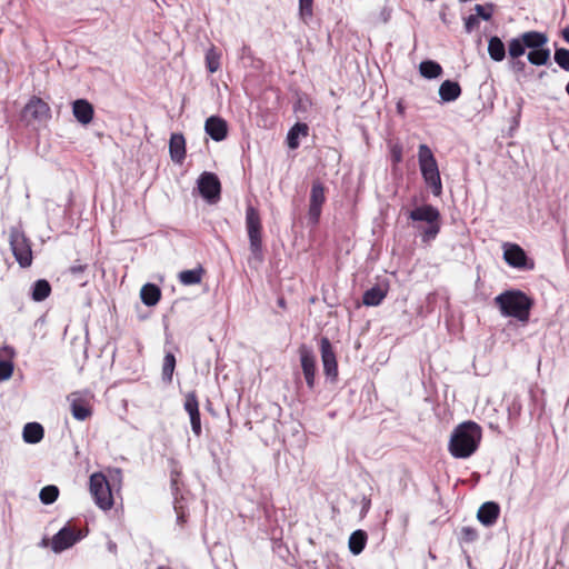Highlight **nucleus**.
Listing matches in <instances>:
<instances>
[{"mask_svg": "<svg viewBox=\"0 0 569 569\" xmlns=\"http://www.w3.org/2000/svg\"><path fill=\"white\" fill-rule=\"evenodd\" d=\"M71 407V413L74 419L83 421L88 419L92 411L88 402L82 399L79 395L72 393L68 398Z\"/></svg>", "mask_w": 569, "mask_h": 569, "instance_id": "obj_16", "label": "nucleus"}, {"mask_svg": "<svg viewBox=\"0 0 569 569\" xmlns=\"http://www.w3.org/2000/svg\"><path fill=\"white\" fill-rule=\"evenodd\" d=\"M410 218L416 221H426L429 224L439 221L440 213L435 207L426 204L412 210Z\"/></svg>", "mask_w": 569, "mask_h": 569, "instance_id": "obj_19", "label": "nucleus"}, {"mask_svg": "<svg viewBox=\"0 0 569 569\" xmlns=\"http://www.w3.org/2000/svg\"><path fill=\"white\" fill-rule=\"evenodd\" d=\"M388 292L387 286L378 284L372 287L371 289L367 290L363 293V305L369 307L378 306L382 302V300L386 298Z\"/></svg>", "mask_w": 569, "mask_h": 569, "instance_id": "obj_20", "label": "nucleus"}, {"mask_svg": "<svg viewBox=\"0 0 569 569\" xmlns=\"http://www.w3.org/2000/svg\"><path fill=\"white\" fill-rule=\"evenodd\" d=\"M475 10L477 12V16L478 18H481L483 20H489L492 16V6L489 4L487 7H483L481 4H477L475 7Z\"/></svg>", "mask_w": 569, "mask_h": 569, "instance_id": "obj_39", "label": "nucleus"}, {"mask_svg": "<svg viewBox=\"0 0 569 569\" xmlns=\"http://www.w3.org/2000/svg\"><path fill=\"white\" fill-rule=\"evenodd\" d=\"M382 16H383V22H387L389 20V17H390V10L383 9Z\"/></svg>", "mask_w": 569, "mask_h": 569, "instance_id": "obj_44", "label": "nucleus"}, {"mask_svg": "<svg viewBox=\"0 0 569 569\" xmlns=\"http://www.w3.org/2000/svg\"><path fill=\"white\" fill-rule=\"evenodd\" d=\"M499 516V507L495 502H485L478 510L479 521L486 526L492 525Z\"/></svg>", "mask_w": 569, "mask_h": 569, "instance_id": "obj_21", "label": "nucleus"}, {"mask_svg": "<svg viewBox=\"0 0 569 569\" xmlns=\"http://www.w3.org/2000/svg\"><path fill=\"white\" fill-rule=\"evenodd\" d=\"M198 190L208 202H217L220 198L221 190L218 177L211 172L201 173L198 178Z\"/></svg>", "mask_w": 569, "mask_h": 569, "instance_id": "obj_8", "label": "nucleus"}, {"mask_svg": "<svg viewBox=\"0 0 569 569\" xmlns=\"http://www.w3.org/2000/svg\"><path fill=\"white\" fill-rule=\"evenodd\" d=\"M51 117L50 107L40 98L33 97L23 109V118L28 121H47Z\"/></svg>", "mask_w": 569, "mask_h": 569, "instance_id": "obj_10", "label": "nucleus"}, {"mask_svg": "<svg viewBox=\"0 0 569 569\" xmlns=\"http://www.w3.org/2000/svg\"><path fill=\"white\" fill-rule=\"evenodd\" d=\"M74 118L82 124H88L93 118L92 106L83 99L76 100L72 106Z\"/></svg>", "mask_w": 569, "mask_h": 569, "instance_id": "obj_18", "label": "nucleus"}, {"mask_svg": "<svg viewBox=\"0 0 569 569\" xmlns=\"http://www.w3.org/2000/svg\"><path fill=\"white\" fill-rule=\"evenodd\" d=\"M503 317H512L526 323L529 320L532 300L520 290H507L495 298Z\"/></svg>", "mask_w": 569, "mask_h": 569, "instance_id": "obj_3", "label": "nucleus"}, {"mask_svg": "<svg viewBox=\"0 0 569 569\" xmlns=\"http://www.w3.org/2000/svg\"><path fill=\"white\" fill-rule=\"evenodd\" d=\"M10 246L18 263L22 267H29L32 262V252L24 234L18 229L10 231Z\"/></svg>", "mask_w": 569, "mask_h": 569, "instance_id": "obj_7", "label": "nucleus"}, {"mask_svg": "<svg viewBox=\"0 0 569 569\" xmlns=\"http://www.w3.org/2000/svg\"><path fill=\"white\" fill-rule=\"evenodd\" d=\"M300 16L303 20L312 16V0H299Z\"/></svg>", "mask_w": 569, "mask_h": 569, "instance_id": "obj_37", "label": "nucleus"}, {"mask_svg": "<svg viewBox=\"0 0 569 569\" xmlns=\"http://www.w3.org/2000/svg\"><path fill=\"white\" fill-rule=\"evenodd\" d=\"M555 61L565 70L569 71V50L557 49L555 52Z\"/></svg>", "mask_w": 569, "mask_h": 569, "instance_id": "obj_35", "label": "nucleus"}, {"mask_svg": "<svg viewBox=\"0 0 569 569\" xmlns=\"http://www.w3.org/2000/svg\"><path fill=\"white\" fill-rule=\"evenodd\" d=\"M170 158L181 164L186 158V139L182 133H172L169 141Z\"/></svg>", "mask_w": 569, "mask_h": 569, "instance_id": "obj_15", "label": "nucleus"}, {"mask_svg": "<svg viewBox=\"0 0 569 569\" xmlns=\"http://www.w3.org/2000/svg\"><path fill=\"white\" fill-rule=\"evenodd\" d=\"M300 362L306 382L310 389L315 387L317 359L312 351L302 346L299 350Z\"/></svg>", "mask_w": 569, "mask_h": 569, "instance_id": "obj_12", "label": "nucleus"}, {"mask_svg": "<svg viewBox=\"0 0 569 569\" xmlns=\"http://www.w3.org/2000/svg\"><path fill=\"white\" fill-rule=\"evenodd\" d=\"M140 297L144 305L154 306L160 299V290L154 284H144L140 290Z\"/></svg>", "mask_w": 569, "mask_h": 569, "instance_id": "obj_27", "label": "nucleus"}, {"mask_svg": "<svg viewBox=\"0 0 569 569\" xmlns=\"http://www.w3.org/2000/svg\"><path fill=\"white\" fill-rule=\"evenodd\" d=\"M566 91H567V93L569 94V82H568V83H567V86H566Z\"/></svg>", "mask_w": 569, "mask_h": 569, "instance_id": "obj_46", "label": "nucleus"}, {"mask_svg": "<svg viewBox=\"0 0 569 569\" xmlns=\"http://www.w3.org/2000/svg\"><path fill=\"white\" fill-rule=\"evenodd\" d=\"M89 490L96 505L102 510H109L113 506V497L106 476L96 472L90 476Z\"/></svg>", "mask_w": 569, "mask_h": 569, "instance_id": "obj_6", "label": "nucleus"}, {"mask_svg": "<svg viewBox=\"0 0 569 569\" xmlns=\"http://www.w3.org/2000/svg\"><path fill=\"white\" fill-rule=\"evenodd\" d=\"M51 287L47 280H38L32 288V299L34 301H42L49 297Z\"/></svg>", "mask_w": 569, "mask_h": 569, "instance_id": "obj_29", "label": "nucleus"}, {"mask_svg": "<svg viewBox=\"0 0 569 569\" xmlns=\"http://www.w3.org/2000/svg\"><path fill=\"white\" fill-rule=\"evenodd\" d=\"M503 249V259L505 261L513 268L517 269H532L533 262L529 261L525 250L516 244L506 242L502 244Z\"/></svg>", "mask_w": 569, "mask_h": 569, "instance_id": "obj_9", "label": "nucleus"}, {"mask_svg": "<svg viewBox=\"0 0 569 569\" xmlns=\"http://www.w3.org/2000/svg\"><path fill=\"white\" fill-rule=\"evenodd\" d=\"M176 368V358L172 353H167L163 359L162 366V379L167 382H171L172 375Z\"/></svg>", "mask_w": 569, "mask_h": 569, "instance_id": "obj_32", "label": "nucleus"}, {"mask_svg": "<svg viewBox=\"0 0 569 569\" xmlns=\"http://www.w3.org/2000/svg\"><path fill=\"white\" fill-rule=\"evenodd\" d=\"M392 152V158L396 162H399L402 158V150L399 146H395L391 150Z\"/></svg>", "mask_w": 569, "mask_h": 569, "instance_id": "obj_42", "label": "nucleus"}, {"mask_svg": "<svg viewBox=\"0 0 569 569\" xmlns=\"http://www.w3.org/2000/svg\"><path fill=\"white\" fill-rule=\"evenodd\" d=\"M419 72L426 79H436L441 76L442 68L432 60H426L419 64Z\"/></svg>", "mask_w": 569, "mask_h": 569, "instance_id": "obj_25", "label": "nucleus"}, {"mask_svg": "<svg viewBox=\"0 0 569 569\" xmlns=\"http://www.w3.org/2000/svg\"><path fill=\"white\" fill-rule=\"evenodd\" d=\"M481 437V428L476 422H462L451 432L448 450L457 459L469 458L478 449Z\"/></svg>", "mask_w": 569, "mask_h": 569, "instance_id": "obj_2", "label": "nucleus"}, {"mask_svg": "<svg viewBox=\"0 0 569 569\" xmlns=\"http://www.w3.org/2000/svg\"><path fill=\"white\" fill-rule=\"evenodd\" d=\"M439 229H440L439 221L429 223L428 228L422 233V240L430 241L438 234Z\"/></svg>", "mask_w": 569, "mask_h": 569, "instance_id": "obj_38", "label": "nucleus"}, {"mask_svg": "<svg viewBox=\"0 0 569 569\" xmlns=\"http://www.w3.org/2000/svg\"><path fill=\"white\" fill-rule=\"evenodd\" d=\"M562 37L567 42H569V26L562 30Z\"/></svg>", "mask_w": 569, "mask_h": 569, "instance_id": "obj_43", "label": "nucleus"}, {"mask_svg": "<svg viewBox=\"0 0 569 569\" xmlns=\"http://www.w3.org/2000/svg\"><path fill=\"white\" fill-rule=\"evenodd\" d=\"M59 490L56 486H47L41 489L39 497L43 503L49 505L57 500Z\"/></svg>", "mask_w": 569, "mask_h": 569, "instance_id": "obj_33", "label": "nucleus"}, {"mask_svg": "<svg viewBox=\"0 0 569 569\" xmlns=\"http://www.w3.org/2000/svg\"><path fill=\"white\" fill-rule=\"evenodd\" d=\"M71 271H72V272L81 271V268H79V267H73V268H71Z\"/></svg>", "mask_w": 569, "mask_h": 569, "instance_id": "obj_45", "label": "nucleus"}, {"mask_svg": "<svg viewBox=\"0 0 569 569\" xmlns=\"http://www.w3.org/2000/svg\"><path fill=\"white\" fill-rule=\"evenodd\" d=\"M22 437L27 443H38L43 438V428L38 422H29L23 427Z\"/></svg>", "mask_w": 569, "mask_h": 569, "instance_id": "obj_23", "label": "nucleus"}, {"mask_svg": "<svg viewBox=\"0 0 569 569\" xmlns=\"http://www.w3.org/2000/svg\"><path fill=\"white\" fill-rule=\"evenodd\" d=\"M488 53L495 61H502L506 57V48L503 42L498 37H492L488 42Z\"/></svg>", "mask_w": 569, "mask_h": 569, "instance_id": "obj_26", "label": "nucleus"}, {"mask_svg": "<svg viewBox=\"0 0 569 569\" xmlns=\"http://www.w3.org/2000/svg\"><path fill=\"white\" fill-rule=\"evenodd\" d=\"M308 136V126L306 123H296L287 134V143L290 149L299 147V139Z\"/></svg>", "mask_w": 569, "mask_h": 569, "instance_id": "obj_24", "label": "nucleus"}, {"mask_svg": "<svg viewBox=\"0 0 569 569\" xmlns=\"http://www.w3.org/2000/svg\"><path fill=\"white\" fill-rule=\"evenodd\" d=\"M466 29L468 32H470L475 27L478 26V17L470 16L466 19Z\"/></svg>", "mask_w": 569, "mask_h": 569, "instance_id": "obj_41", "label": "nucleus"}, {"mask_svg": "<svg viewBox=\"0 0 569 569\" xmlns=\"http://www.w3.org/2000/svg\"><path fill=\"white\" fill-rule=\"evenodd\" d=\"M418 161L425 182L432 188L435 196H440L442 184L437 160L427 144H420L418 150Z\"/></svg>", "mask_w": 569, "mask_h": 569, "instance_id": "obj_4", "label": "nucleus"}, {"mask_svg": "<svg viewBox=\"0 0 569 569\" xmlns=\"http://www.w3.org/2000/svg\"><path fill=\"white\" fill-rule=\"evenodd\" d=\"M367 535L362 530H356L349 538V549L353 555H359L366 546Z\"/></svg>", "mask_w": 569, "mask_h": 569, "instance_id": "obj_28", "label": "nucleus"}, {"mask_svg": "<svg viewBox=\"0 0 569 569\" xmlns=\"http://www.w3.org/2000/svg\"><path fill=\"white\" fill-rule=\"evenodd\" d=\"M246 229L251 251L250 261L260 263L262 261V226L258 210L251 206L246 210Z\"/></svg>", "mask_w": 569, "mask_h": 569, "instance_id": "obj_5", "label": "nucleus"}, {"mask_svg": "<svg viewBox=\"0 0 569 569\" xmlns=\"http://www.w3.org/2000/svg\"><path fill=\"white\" fill-rule=\"evenodd\" d=\"M190 422L192 431L194 432V435L199 436L201 432L200 413H197L196 416H190Z\"/></svg>", "mask_w": 569, "mask_h": 569, "instance_id": "obj_40", "label": "nucleus"}, {"mask_svg": "<svg viewBox=\"0 0 569 569\" xmlns=\"http://www.w3.org/2000/svg\"><path fill=\"white\" fill-rule=\"evenodd\" d=\"M202 269L184 270L179 273V280L184 286L197 284L201 281Z\"/></svg>", "mask_w": 569, "mask_h": 569, "instance_id": "obj_31", "label": "nucleus"}, {"mask_svg": "<svg viewBox=\"0 0 569 569\" xmlns=\"http://www.w3.org/2000/svg\"><path fill=\"white\" fill-rule=\"evenodd\" d=\"M461 89L458 82L446 80L439 87V96L442 101L450 102L459 98Z\"/></svg>", "mask_w": 569, "mask_h": 569, "instance_id": "obj_22", "label": "nucleus"}, {"mask_svg": "<svg viewBox=\"0 0 569 569\" xmlns=\"http://www.w3.org/2000/svg\"><path fill=\"white\" fill-rule=\"evenodd\" d=\"M320 349L323 371L326 376L335 379L338 375V365L336 360V355L332 350L331 343L328 340V338L321 339Z\"/></svg>", "mask_w": 569, "mask_h": 569, "instance_id": "obj_13", "label": "nucleus"}, {"mask_svg": "<svg viewBox=\"0 0 569 569\" xmlns=\"http://www.w3.org/2000/svg\"><path fill=\"white\" fill-rule=\"evenodd\" d=\"M76 541L77 537L74 533L70 529L63 528L53 536L51 548L54 552H60L71 547Z\"/></svg>", "mask_w": 569, "mask_h": 569, "instance_id": "obj_17", "label": "nucleus"}, {"mask_svg": "<svg viewBox=\"0 0 569 569\" xmlns=\"http://www.w3.org/2000/svg\"><path fill=\"white\" fill-rule=\"evenodd\" d=\"M548 38L538 31H528L508 43V53L511 58L521 57L529 49L528 61L535 66H543L550 58V50L546 48Z\"/></svg>", "mask_w": 569, "mask_h": 569, "instance_id": "obj_1", "label": "nucleus"}, {"mask_svg": "<svg viewBox=\"0 0 569 569\" xmlns=\"http://www.w3.org/2000/svg\"><path fill=\"white\" fill-rule=\"evenodd\" d=\"M13 373V363L7 360H0V381H6Z\"/></svg>", "mask_w": 569, "mask_h": 569, "instance_id": "obj_36", "label": "nucleus"}, {"mask_svg": "<svg viewBox=\"0 0 569 569\" xmlns=\"http://www.w3.org/2000/svg\"><path fill=\"white\" fill-rule=\"evenodd\" d=\"M326 197H325V188L322 183L319 181L313 182L311 192H310V203H309V211H308V218L311 223L316 224L319 221L320 214H321V208L325 203Z\"/></svg>", "mask_w": 569, "mask_h": 569, "instance_id": "obj_11", "label": "nucleus"}, {"mask_svg": "<svg viewBox=\"0 0 569 569\" xmlns=\"http://www.w3.org/2000/svg\"><path fill=\"white\" fill-rule=\"evenodd\" d=\"M204 131L214 141H222L228 134V124L220 117L211 116L204 122Z\"/></svg>", "mask_w": 569, "mask_h": 569, "instance_id": "obj_14", "label": "nucleus"}, {"mask_svg": "<svg viewBox=\"0 0 569 569\" xmlns=\"http://www.w3.org/2000/svg\"><path fill=\"white\" fill-rule=\"evenodd\" d=\"M184 409L190 416L199 413V403L194 393H188L184 400Z\"/></svg>", "mask_w": 569, "mask_h": 569, "instance_id": "obj_34", "label": "nucleus"}, {"mask_svg": "<svg viewBox=\"0 0 569 569\" xmlns=\"http://www.w3.org/2000/svg\"><path fill=\"white\" fill-rule=\"evenodd\" d=\"M221 53L212 46L206 52V66L211 73L220 68Z\"/></svg>", "mask_w": 569, "mask_h": 569, "instance_id": "obj_30", "label": "nucleus"}]
</instances>
